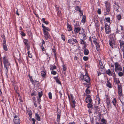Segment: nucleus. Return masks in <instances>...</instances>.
Wrapping results in <instances>:
<instances>
[{
    "label": "nucleus",
    "instance_id": "b1692460",
    "mask_svg": "<svg viewBox=\"0 0 124 124\" xmlns=\"http://www.w3.org/2000/svg\"><path fill=\"white\" fill-rule=\"evenodd\" d=\"M107 104L108 110L109 111V109L111 108V104L110 103H107Z\"/></svg>",
    "mask_w": 124,
    "mask_h": 124
},
{
    "label": "nucleus",
    "instance_id": "052dcab7",
    "mask_svg": "<svg viewBox=\"0 0 124 124\" xmlns=\"http://www.w3.org/2000/svg\"><path fill=\"white\" fill-rule=\"evenodd\" d=\"M30 81L33 84H34V81L33 79H30Z\"/></svg>",
    "mask_w": 124,
    "mask_h": 124
},
{
    "label": "nucleus",
    "instance_id": "bf43d9fd",
    "mask_svg": "<svg viewBox=\"0 0 124 124\" xmlns=\"http://www.w3.org/2000/svg\"><path fill=\"white\" fill-rule=\"evenodd\" d=\"M21 35L23 36H25V34L24 32H21Z\"/></svg>",
    "mask_w": 124,
    "mask_h": 124
},
{
    "label": "nucleus",
    "instance_id": "79ce46f5",
    "mask_svg": "<svg viewBox=\"0 0 124 124\" xmlns=\"http://www.w3.org/2000/svg\"><path fill=\"white\" fill-rule=\"evenodd\" d=\"M41 97H37V100L38 101V103L40 105V102L41 101V100L40 99Z\"/></svg>",
    "mask_w": 124,
    "mask_h": 124
},
{
    "label": "nucleus",
    "instance_id": "f257e3e1",
    "mask_svg": "<svg viewBox=\"0 0 124 124\" xmlns=\"http://www.w3.org/2000/svg\"><path fill=\"white\" fill-rule=\"evenodd\" d=\"M3 62L4 65V67L5 71V74L7 77H8V69L10 66V64L6 57H4L3 58Z\"/></svg>",
    "mask_w": 124,
    "mask_h": 124
},
{
    "label": "nucleus",
    "instance_id": "69168bd1",
    "mask_svg": "<svg viewBox=\"0 0 124 124\" xmlns=\"http://www.w3.org/2000/svg\"><path fill=\"white\" fill-rule=\"evenodd\" d=\"M120 29L122 31H123V26H122L121 25L120 26Z\"/></svg>",
    "mask_w": 124,
    "mask_h": 124
},
{
    "label": "nucleus",
    "instance_id": "37998d69",
    "mask_svg": "<svg viewBox=\"0 0 124 124\" xmlns=\"http://www.w3.org/2000/svg\"><path fill=\"white\" fill-rule=\"evenodd\" d=\"M27 53L29 57L30 58H31L32 57V55H31V54L30 53L29 51H28Z\"/></svg>",
    "mask_w": 124,
    "mask_h": 124
},
{
    "label": "nucleus",
    "instance_id": "a211bd4d",
    "mask_svg": "<svg viewBox=\"0 0 124 124\" xmlns=\"http://www.w3.org/2000/svg\"><path fill=\"white\" fill-rule=\"evenodd\" d=\"M23 42L26 46L29 45V42L27 39H24L23 40Z\"/></svg>",
    "mask_w": 124,
    "mask_h": 124
},
{
    "label": "nucleus",
    "instance_id": "39448f33",
    "mask_svg": "<svg viewBox=\"0 0 124 124\" xmlns=\"http://www.w3.org/2000/svg\"><path fill=\"white\" fill-rule=\"evenodd\" d=\"M68 42L70 44L73 45L75 44H78V42L77 40L73 38H71V39H69L68 40Z\"/></svg>",
    "mask_w": 124,
    "mask_h": 124
},
{
    "label": "nucleus",
    "instance_id": "a878e982",
    "mask_svg": "<svg viewBox=\"0 0 124 124\" xmlns=\"http://www.w3.org/2000/svg\"><path fill=\"white\" fill-rule=\"evenodd\" d=\"M119 99L121 102L123 104L124 103V98L122 96L119 97Z\"/></svg>",
    "mask_w": 124,
    "mask_h": 124
},
{
    "label": "nucleus",
    "instance_id": "13d9d810",
    "mask_svg": "<svg viewBox=\"0 0 124 124\" xmlns=\"http://www.w3.org/2000/svg\"><path fill=\"white\" fill-rule=\"evenodd\" d=\"M85 92L89 94L90 93V92L89 90L88 89H86L85 91Z\"/></svg>",
    "mask_w": 124,
    "mask_h": 124
},
{
    "label": "nucleus",
    "instance_id": "5701e85b",
    "mask_svg": "<svg viewBox=\"0 0 124 124\" xmlns=\"http://www.w3.org/2000/svg\"><path fill=\"white\" fill-rule=\"evenodd\" d=\"M84 54L85 55H88L89 54V52L88 50L85 48L84 50Z\"/></svg>",
    "mask_w": 124,
    "mask_h": 124
},
{
    "label": "nucleus",
    "instance_id": "09e8293b",
    "mask_svg": "<svg viewBox=\"0 0 124 124\" xmlns=\"http://www.w3.org/2000/svg\"><path fill=\"white\" fill-rule=\"evenodd\" d=\"M72 102L73 104V105L72 106V107H74L75 106V104L76 103V102L75 101L72 100Z\"/></svg>",
    "mask_w": 124,
    "mask_h": 124
},
{
    "label": "nucleus",
    "instance_id": "4468645a",
    "mask_svg": "<svg viewBox=\"0 0 124 124\" xmlns=\"http://www.w3.org/2000/svg\"><path fill=\"white\" fill-rule=\"evenodd\" d=\"M115 83L117 85V86L119 85H121L120 84V83L118 78H115L114 79Z\"/></svg>",
    "mask_w": 124,
    "mask_h": 124
},
{
    "label": "nucleus",
    "instance_id": "6e6552de",
    "mask_svg": "<svg viewBox=\"0 0 124 124\" xmlns=\"http://www.w3.org/2000/svg\"><path fill=\"white\" fill-rule=\"evenodd\" d=\"M92 40L93 41L94 44L97 42V40L96 37L95 36H93L92 37L90 36L89 37V40L91 42L92 45L93 44Z\"/></svg>",
    "mask_w": 124,
    "mask_h": 124
},
{
    "label": "nucleus",
    "instance_id": "c03bdc74",
    "mask_svg": "<svg viewBox=\"0 0 124 124\" xmlns=\"http://www.w3.org/2000/svg\"><path fill=\"white\" fill-rule=\"evenodd\" d=\"M49 98L50 99H51L52 97V94L51 92H49L48 93Z\"/></svg>",
    "mask_w": 124,
    "mask_h": 124
},
{
    "label": "nucleus",
    "instance_id": "774afa93",
    "mask_svg": "<svg viewBox=\"0 0 124 124\" xmlns=\"http://www.w3.org/2000/svg\"><path fill=\"white\" fill-rule=\"evenodd\" d=\"M31 95L32 96H35L36 95V94L34 93H32L31 94Z\"/></svg>",
    "mask_w": 124,
    "mask_h": 124
},
{
    "label": "nucleus",
    "instance_id": "6ab92c4d",
    "mask_svg": "<svg viewBox=\"0 0 124 124\" xmlns=\"http://www.w3.org/2000/svg\"><path fill=\"white\" fill-rule=\"evenodd\" d=\"M67 28L68 31H70L72 30V28L71 26L68 23H67Z\"/></svg>",
    "mask_w": 124,
    "mask_h": 124
},
{
    "label": "nucleus",
    "instance_id": "f3484780",
    "mask_svg": "<svg viewBox=\"0 0 124 124\" xmlns=\"http://www.w3.org/2000/svg\"><path fill=\"white\" fill-rule=\"evenodd\" d=\"M42 27L43 28V32L47 31H49L50 29L48 27H46L45 26L43 25V24H42Z\"/></svg>",
    "mask_w": 124,
    "mask_h": 124
},
{
    "label": "nucleus",
    "instance_id": "4d7b16f0",
    "mask_svg": "<svg viewBox=\"0 0 124 124\" xmlns=\"http://www.w3.org/2000/svg\"><path fill=\"white\" fill-rule=\"evenodd\" d=\"M113 73L114 74V75H113V78L114 79V80L115 79V78H116L115 77H116V75H115V74L114 72V69H113Z\"/></svg>",
    "mask_w": 124,
    "mask_h": 124
},
{
    "label": "nucleus",
    "instance_id": "ea45409f",
    "mask_svg": "<svg viewBox=\"0 0 124 124\" xmlns=\"http://www.w3.org/2000/svg\"><path fill=\"white\" fill-rule=\"evenodd\" d=\"M119 96L120 97H121L122 95V91L118 92Z\"/></svg>",
    "mask_w": 124,
    "mask_h": 124
},
{
    "label": "nucleus",
    "instance_id": "393cba45",
    "mask_svg": "<svg viewBox=\"0 0 124 124\" xmlns=\"http://www.w3.org/2000/svg\"><path fill=\"white\" fill-rule=\"evenodd\" d=\"M84 31L83 29V28L81 29V28H80V30L79 31V34H82L83 35V34H84Z\"/></svg>",
    "mask_w": 124,
    "mask_h": 124
},
{
    "label": "nucleus",
    "instance_id": "f8f14e48",
    "mask_svg": "<svg viewBox=\"0 0 124 124\" xmlns=\"http://www.w3.org/2000/svg\"><path fill=\"white\" fill-rule=\"evenodd\" d=\"M43 32L45 37L46 40H47L50 37L49 33L47 31H45Z\"/></svg>",
    "mask_w": 124,
    "mask_h": 124
},
{
    "label": "nucleus",
    "instance_id": "ddd939ff",
    "mask_svg": "<svg viewBox=\"0 0 124 124\" xmlns=\"http://www.w3.org/2000/svg\"><path fill=\"white\" fill-rule=\"evenodd\" d=\"M83 39H81L80 40V43L81 44H85V42L83 41V40H85L86 39L85 35V34H83Z\"/></svg>",
    "mask_w": 124,
    "mask_h": 124
},
{
    "label": "nucleus",
    "instance_id": "864d4df0",
    "mask_svg": "<svg viewBox=\"0 0 124 124\" xmlns=\"http://www.w3.org/2000/svg\"><path fill=\"white\" fill-rule=\"evenodd\" d=\"M87 106V107L88 108H91L92 107V104H90H90H88Z\"/></svg>",
    "mask_w": 124,
    "mask_h": 124
},
{
    "label": "nucleus",
    "instance_id": "4be33fe9",
    "mask_svg": "<svg viewBox=\"0 0 124 124\" xmlns=\"http://www.w3.org/2000/svg\"><path fill=\"white\" fill-rule=\"evenodd\" d=\"M35 117L36 119L38 121H40V119L39 115L37 113L35 114Z\"/></svg>",
    "mask_w": 124,
    "mask_h": 124
},
{
    "label": "nucleus",
    "instance_id": "bb28decb",
    "mask_svg": "<svg viewBox=\"0 0 124 124\" xmlns=\"http://www.w3.org/2000/svg\"><path fill=\"white\" fill-rule=\"evenodd\" d=\"M94 44H95V45L96 46V50H97V51H98L99 50V49L100 46L99 43L97 42L96 43H94Z\"/></svg>",
    "mask_w": 124,
    "mask_h": 124
},
{
    "label": "nucleus",
    "instance_id": "de8ad7c7",
    "mask_svg": "<svg viewBox=\"0 0 124 124\" xmlns=\"http://www.w3.org/2000/svg\"><path fill=\"white\" fill-rule=\"evenodd\" d=\"M51 73L52 74H53L54 75H55V74H56L57 73V72L56 71L54 70L52 71L51 72Z\"/></svg>",
    "mask_w": 124,
    "mask_h": 124
},
{
    "label": "nucleus",
    "instance_id": "c756f323",
    "mask_svg": "<svg viewBox=\"0 0 124 124\" xmlns=\"http://www.w3.org/2000/svg\"><path fill=\"white\" fill-rule=\"evenodd\" d=\"M56 66L55 65H52L51 66H50V70H53L56 69Z\"/></svg>",
    "mask_w": 124,
    "mask_h": 124
},
{
    "label": "nucleus",
    "instance_id": "e433bc0d",
    "mask_svg": "<svg viewBox=\"0 0 124 124\" xmlns=\"http://www.w3.org/2000/svg\"><path fill=\"white\" fill-rule=\"evenodd\" d=\"M60 117V115L59 114H58L57 115V122H59Z\"/></svg>",
    "mask_w": 124,
    "mask_h": 124
},
{
    "label": "nucleus",
    "instance_id": "20e7f679",
    "mask_svg": "<svg viewBox=\"0 0 124 124\" xmlns=\"http://www.w3.org/2000/svg\"><path fill=\"white\" fill-rule=\"evenodd\" d=\"M105 4L106 6V11L108 12H109L110 10V3L108 1L105 2Z\"/></svg>",
    "mask_w": 124,
    "mask_h": 124
},
{
    "label": "nucleus",
    "instance_id": "412c9836",
    "mask_svg": "<svg viewBox=\"0 0 124 124\" xmlns=\"http://www.w3.org/2000/svg\"><path fill=\"white\" fill-rule=\"evenodd\" d=\"M76 10L79 11L82 15H83V13L82 12V11L80 10V8L78 7V6H76Z\"/></svg>",
    "mask_w": 124,
    "mask_h": 124
},
{
    "label": "nucleus",
    "instance_id": "c85d7f7f",
    "mask_svg": "<svg viewBox=\"0 0 124 124\" xmlns=\"http://www.w3.org/2000/svg\"><path fill=\"white\" fill-rule=\"evenodd\" d=\"M41 74L42 77H44L46 75V73L45 71H41Z\"/></svg>",
    "mask_w": 124,
    "mask_h": 124
},
{
    "label": "nucleus",
    "instance_id": "0eeeda50",
    "mask_svg": "<svg viewBox=\"0 0 124 124\" xmlns=\"http://www.w3.org/2000/svg\"><path fill=\"white\" fill-rule=\"evenodd\" d=\"M105 31L106 34H109L111 31L110 29L109 26L107 23H105Z\"/></svg>",
    "mask_w": 124,
    "mask_h": 124
},
{
    "label": "nucleus",
    "instance_id": "603ef678",
    "mask_svg": "<svg viewBox=\"0 0 124 124\" xmlns=\"http://www.w3.org/2000/svg\"><path fill=\"white\" fill-rule=\"evenodd\" d=\"M32 121L33 122L32 124H35L36 120L34 118H32Z\"/></svg>",
    "mask_w": 124,
    "mask_h": 124
},
{
    "label": "nucleus",
    "instance_id": "cd10ccee",
    "mask_svg": "<svg viewBox=\"0 0 124 124\" xmlns=\"http://www.w3.org/2000/svg\"><path fill=\"white\" fill-rule=\"evenodd\" d=\"M107 86L108 87L110 88H111V85L108 80L107 81Z\"/></svg>",
    "mask_w": 124,
    "mask_h": 124
},
{
    "label": "nucleus",
    "instance_id": "7c9ffc66",
    "mask_svg": "<svg viewBox=\"0 0 124 124\" xmlns=\"http://www.w3.org/2000/svg\"><path fill=\"white\" fill-rule=\"evenodd\" d=\"M28 115H29V116L31 118L32 117V113L31 111L30 110H29L28 111Z\"/></svg>",
    "mask_w": 124,
    "mask_h": 124
},
{
    "label": "nucleus",
    "instance_id": "c9c22d12",
    "mask_svg": "<svg viewBox=\"0 0 124 124\" xmlns=\"http://www.w3.org/2000/svg\"><path fill=\"white\" fill-rule=\"evenodd\" d=\"M101 121L102 122V123H101V124H106V122L104 119H101Z\"/></svg>",
    "mask_w": 124,
    "mask_h": 124
},
{
    "label": "nucleus",
    "instance_id": "473e14b6",
    "mask_svg": "<svg viewBox=\"0 0 124 124\" xmlns=\"http://www.w3.org/2000/svg\"><path fill=\"white\" fill-rule=\"evenodd\" d=\"M106 21L109 23L110 24V18L109 17H107L105 18Z\"/></svg>",
    "mask_w": 124,
    "mask_h": 124
},
{
    "label": "nucleus",
    "instance_id": "6e6d98bb",
    "mask_svg": "<svg viewBox=\"0 0 124 124\" xmlns=\"http://www.w3.org/2000/svg\"><path fill=\"white\" fill-rule=\"evenodd\" d=\"M97 12L98 14H101V10L100 9H98L97 11Z\"/></svg>",
    "mask_w": 124,
    "mask_h": 124
},
{
    "label": "nucleus",
    "instance_id": "1a4fd4ad",
    "mask_svg": "<svg viewBox=\"0 0 124 124\" xmlns=\"http://www.w3.org/2000/svg\"><path fill=\"white\" fill-rule=\"evenodd\" d=\"M90 96L89 95L85 99L86 102L88 104L91 103L92 102V100L90 98Z\"/></svg>",
    "mask_w": 124,
    "mask_h": 124
},
{
    "label": "nucleus",
    "instance_id": "f03ea898",
    "mask_svg": "<svg viewBox=\"0 0 124 124\" xmlns=\"http://www.w3.org/2000/svg\"><path fill=\"white\" fill-rule=\"evenodd\" d=\"M81 79L82 80L84 79L86 82L89 83L90 81V78L88 76L87 71H86V74L85 76L81 74L80 76Z\"/></svg>",
    "mask_w": 124,
    "mask_h": 124
},
{
    "label": "nucleus",
    "instance_id": "2eb2a0df",
    "mask_svg": "<svg viewBox=\"0 0 124 124\" xmlns=\"http://www.w3.org/2000/svg\"><path fill=\"white\" fill-rule=\"evenodd\" d=\"M80 30V28L78 27L75 26L74 29V32L75 33H77L79 32Z\"/></svg>",
    "mask_w": 124,
    "mask_h": 124
},
{
    "label": "nucleus",
    "instance_id": "680f3d73",
    "mask_svg": "<svg viewBox=\"0 0 124 124\" xmlns=\"http://www.w3.org/2000/svg\"><path fill=\"white\" fill-rule=\"evenodd\" d=\"M106 102L107 104L110 103L109 100L107 98L106 99Z\"/></svg>",
    "mask_w": 124,
    "mask_h": 124
},
{
    "label": "nucleus",
    "instance_id": "72a5a7b5",
    "mask_svg": "<svg viewBox=\"0 0 124 124\" xmlns=\"http://www.w3.org/2000/svg\"><path fill=\"white\" fill-rule=\"evenodd\" d=\"M117 87L118 92L122 91L121 85H119L117 86Z\"/></svg>",
    "mask_w": 124,
    "mask_h": 124
},
{
    "label": "nucleus",
    "instance_id": "8fccbe9b",
    "mask_svg": "<svg viewBox=\"0 0 124 124\" xmlns=\"http://www.w3.org/2000/svg\"><path fill=\"white\" fill-rule=\"evenodd\" d=\"M83 59L84 61H86L88 59V58L87 57L84 56L83 57Z\"/></svg>",
    "mask_w": 124,
    "mask_h": 124
},
{
    "label": "nucleus",
    "instance_id": "9b49d317",
    "mask_svg": "<svg viewBox=\"0 0 124 124\" xmlns=\"http://www.w3.org/2000/svg\"><path fill=\"white\" fill-rule=\"evenodd\" d=\"M110 46L112 48H113V45H114L115 43V41L113 39H111L109 41Z\"/></svg>",
    "mask_w": 124,
    "mask_h": 124
},
{
    "label": "nucleus",
    "instance_id": "4c0bfd02",
    "mask_svg": "<svg viewBox=\"0 0 124 124\" xmlns=\"http://www.w3.org/2000/svg\"><path fill=\"white\" fill-rule=\"evenodd\" d=\"M118 72V75L119 76L121 77L123 76V73L122 72L120 71Z\"/></svg>",
    "mask_w": 124,
    "mask_h": 124
},
{
    "label": "nucleus",
    "instance_id": "a18cd8bd",
    "mask_svg": "<svg viewBox=\"0 0 124 124\" xmlns=\"http://www.w3.org/2000/svg\"><path fill=\"white\" fill-rule=\"evenodd\" d=\"M62 39L64 41L65 40V37L64 35H61Z\"/></svg>",
    "mask_w": 124,
    "mask_h": 124
},
{
    "label": "nucleus",
    "instance_id": "e2e57ef3",
    "mask_svg": "<svg viewBox=\"0 0 124 124\" xmlns=\"http://www.w3.org/2000/svg\"><path fill=\"white\" fill-rule=\"evenodd\" d=\"M26 46V48H27V50H28V51H29V50L30 48V46H29V45H27Z\"/></svg>",
    "mask_w": 124,
    "mask_h": 124
},
{
    "label": "nucleus",
    "instance_id": "aec40b11",
    "mask_svg": "<svg viewBox=\"0 0 124 124\" xmlns=\"http://www.w3.org/2000/svg\"><path fill=\"white\" fill-rule=\"evenodd\" d=\"M106 73L109 76H111L112 75V73L109 69H108L106 71Z\"/></svg>",
    "mask_w": 124,
    "mask_h": 124
},
{
    "label": "nucleus",
    "instance_id": "0e129e2a",
    "mask_svg": "<svg viewBox=\"0 0 124 124\" xmlns=\"http://www.w3.org/2000/svg\"><path fill=\"white\" fill-rule=\"evenodd\" d=\"M34 85H35V84H37V85L38 84H39V82L37 81H35L34 82Z\"/></svg>",
    "mask_w": 124,
    "mask_h": 124
},
{
    "label": "nucleus",
    "instance_id": "423d86ee",
    "mask_svg": "<svg viewBox=\"0 0 124 124\" xmlns=\"http://www.w3.org/2000/svg\"><path fill=\"white\" fill-rule=\"evenodd\" d=\"M14 122L15 124H20V120L19 117L18 116L16 115H15L14 116Z\"/></svg>",
    "mask_w": 124,
    "mask_h": 124
},
{
    "label": "nucleus",
    "instance_id": "3c124183",
    "mask_svg": "<svg viewBox=\"0 0 124 124\" xmlns=\"http://www.w3.org/2000/svg\"><path fill=\"white\" fill-rule=\"evenodd\" d=\"M42 93L41 92H39L38 93V97H41L42 96Z\"/></svg>",
    "mask_w": 124,
    "mask_h": 124
},
{
    "label": "nucleus",
    "instance_id": "7ed1b4c3",
    "mask_svg": "<svg viewBox=\"0 0 124 124\" xmlns=\"http://www.w3.org/2000/svg\"><path fill=\"white\" fill-rule=\"evenodd\" d=\"M115 70L116 72H118L122 70V68L121 66L118 62H115Z\"/></svg>",
    "mask_w": 124,
    "mask_h": 124
},
{
    "label": "nucleus",
    "instance_id": "5fc2aeb1",
    "mask_svg": "<svg viewBox=\"0 0 124 124\" xmlns=\"http://www.w3.org/2000/svg\"><path fill=\"white\" fill-rule=\"evenodd\" d=\"M62 67H63V71H65L66 69V67L65 66V65H63V66Z\"/></svg>",
    "mask_w": 124,
    "mask_h": 124
},
{
    "label": "nucleus",
    "instance_id": "a19ab883",
    "mask_svg": "<svg viewBox=\"0 0 124 124\" xmlns=\"http://www.w3.org/2000/svg\"><path fill=\"white\" fill-rule=\"evenodd\" d=\"M52 51L54 52V56L55 57V59H56L57 58V57H56V51L54 49H52Z\"/></svg>",
    "mask_w": 124,
    "mask_h": 124
},
{
    "label": "nucleus",
    "instance_id": "338daca9",
    "mask_svg": "<svg viewBox=\"0 0 124 124\" xmlns=\"http://www.w3.org/2000/svg\"><path fill=\"white\" fill-rule=\"evenodd\" d=\"M34 105L36 107H37V104L36 103V101H35L34 102Z\"/></svg>",
    "mask_w": 124,
    "mask_h": 124
},
{
    "label": "nucleus",
    "instance_id": "49530a36",
    "mask_svg": "<svg viewBox=\"0 0 124 124\" xmlns=\"http://www.w3.org/2000/svg\"><path fill=\"white\" fill-rule=\"evenodd\" d=\"M117 18L118 20H120L121 18V15H118L117 16Z\"/></svg>",
    "mask_w": 124,
    "mask_h": 124
},
{
    "label": "nucleus",
    "instance_id": "dca6fc26",
    "mask_svg": "<svg viewBox=\"0 0 124 124\" xmlns=\"http://www.w3.org/2000/svg\"><path fill=\"white\" fill-rule=\"evenodd\" d=\"M112 103L113 104V105L115 106V107L116 108V106L117 104L116 103V99L115 98H114L113 100H112Z\"/></svg>",
    "mask_w": 124,
    "mask_h": 124
},
{
    "label": "nucleus",
    "instance_id": "f704fd0d",
    "mask_svg": "<svg viewBox=\"0 0 124 124\" xmlns=\"http://www.w3.org/2000/svg\"><path fill=\"white\" fill-rule=\"evenodd\" d=\"M55 79V80L56 82L58 83L59 84H61V83L60 82V81L56 77L54 78Z\"/></svg>",
    "mask_w": 124,
    "mask_h": 124
},
{
    "label": "nucleus",
    "instance_id": "9d476101",
    "mask_svg": "<svg viewBox=\"0 0 124 124\" xmlns=\"http://www.w3.org/2000/svg\"><path fill=\"white\" fill-rule=\"evenodd\" d=\"M120 46V47L121 49L122 50H124V42L122 41L121 40H119V41Z\"/></svg>",
    "mask_w": 124,
    "mask_h": 124
},
{
    "label": "nucleus",
    "instance_id": "58836bf2",
    "mask_svg": "<svg viewBox=\"0 0 124 124\" xmlns=\"http://www.w3.org/2000/svg\"><path fill=\"white\" fill-rule=\"evenodd\" d=\"M3 47L4 49L6 51H7L8 50L7 48L6 44H4L3 45Z\"/></svg>",
    "mask_w": 124,
    "mask_h": 124
},
{
    "label": "nucleus",
    "instance_id": "2f4dec72",
    "mask_svg": "<svg viewBox=\"0 0 124 124\" xmlns=\"http://www.w3.org/2000/svg\"><path fill=\"white\" fill-rule=\"evenodd\" d=\"M86 19V16H83L82 19L81 20V22L82 23H85Z\"/></svg>",
    "mask_w": 124,
    "mask_h": 124
}]
</instances>
